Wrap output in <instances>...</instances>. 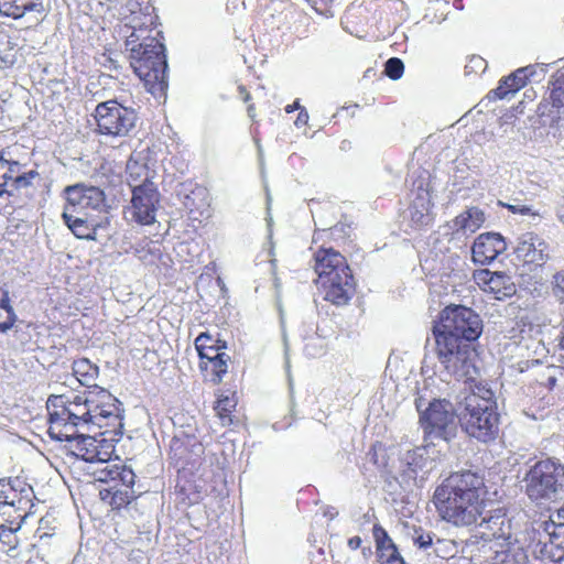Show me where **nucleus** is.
<instances>
[{
    "mask_svg": "<svg viewBox=\"0 0 564 564\" xmlns=\"http://www.w3.org/2000/svg\"><path fill=\"white\" fill-rule=\"evenodd\" d=\"M485 496L484 477L462 470L453 473L435 489L433 502L443 520L456 527H470L485 517L489 505Z\"/></svg>",
    "mask_w": 564,
    "mask_h": 564,
    "instance_id": "f257e3e1",
    "label": "nucleus"
},
{
    "mask_svg": "<svg viewBox=\"0 0 564 564\" xmlns=\"http://www.w3.org/2000/svg\"><path fill=\"white\" fill-rule=\"evenodd\" d=\"M458 420L462 429L470 436L487 443L495 440L499 432V414L495 393L490 388L479 384L459 402Z\"/></svg>",
    "mask_w": 564,
    "mask_h": 564,
    "instance_id": "f03ea898",
    "label": "nucleus"
},
{
    "mask_svg": "<svg viewBox=\"0 0 564 564\" xmlns=\"http://www.w3.org/2000/svg\"><path fill=\"white\" fill-rule=\"evenodd\" d=\"M525 494L536 502L556 501L564 497V465L547 458L535 463L524 476Z\"/></svg>",
    "mask_w": 564,
    "mask_h": 564,
    "instance_id": "7ed1b4c3",
    "label": "nucleus"
},
{
    "mask_svg": "<svg viewBox=\"0 0 564 564\" xmlns=\"http://www.w3.org/2000/svg\"><path fill=\"white\" fill-rule=\"evenodd\" d=\"M436 355L448 373L457 378L471 377L474 350L471 345L437 323L433 327Z\"/></svg>",
    "mask_w": 564,
    "mask_h": 564,
    "instance_id": "20e7f679",
    "label": "nucleus"
},
{
    "mask_svg": "<svg viewBox=\"0 0 564 564\" xmlns=\"http://www.w3.org/2000/svg\"><path fill=\"white\" fill-rule=\"evenodd\" d=\"M165 47L154 37H144V45L131 48L130 65L137 76L151 89L167 87Z\"/></svg>",
    "mask_w": 564,
    "mask_h": 564,
    "instance_id": "39448f33",
    "label": "nucleus"
},
{
    "mask_svg": "<svg viewBox=\"0 0 564 564\" xmlns=\"http://www.w3.org/2000/svg\"><path fill=\"white\" fill-rule=\"evenodd\" d=\"M416 410L420 412L425 438L432 443L435 440L449 442L457 431L458 411L454 405L443 399H434L426 402L422 397L415 400Z\"/></svg>",
    "mask_w": 564,
    "mask_h": 564,
    "instance_id": "423d86ee",
    "label": "nucleus"
},
{
    "mask_svg": "<svg viewBox=\"0 0 564 564\" xmlns=\"http://www.w3.org/2000/svg\"><path fill=\"white\" fill-rule=\"evenodd\" d=\"M94 118L97 132L112 138L130 135L138 121L134 109L122 106L116 99L99 102L95 108Z\"/></svg>",
    "mask_w": 564,
    "mask_h": 564,
    "instance_id": "0eeeda50",
    "label": "nucleus"
},
{
    "mask_svg": "<svg viewBox=\"0 0 564 564\" xmlns=\"http://www.w3.org/2000/svg\"><path fill=\"white\" fill-rule=\"evenodd\" d=\"M437 324L469 344L479 338L482 333L480 316L471 308L462 305L444 308Z\"/></svg>",
    "mask_w": 564,
    "mask_h": 564,
    "instance_id": "6e6552de",
    "label": "nucleus"
},
{
    "mask_svg": "<svg viewBox=\"0 0 564 564\" xmlns=\"http://www.w3.org/2000/svg\"><path fill=\"white\" fill-rule=\"evenodd\" d=\"M435 468V462L431 457V446H419L406 451L401 457V477L403 481H411L422 487L429 474Z\"/></svg>",
    "mask_w": 564,
    "mask_h": 564,
    "instance_id": "1a4fd4ad",
    "label": "nucleus"
},
{
    "mask_svg": "<svg viewBox=\"0 0 564 564\" xmlns=\"http://www.w3.org/2000/svg\"><path fill=\"white\" fill-rule=\"evenodd\" d=\"M159 192L153 182L134 185L131 199V217L140 225H151L155 221Z\"/></svg>",
    "mask_w": 564,
    "mask_h": 564,
    "instance_id": "9d476101",
    "label": "nucleus"
},
{
    "mask_svg": "<svg viewBox=\"0 0 564 564\" xmlns=\"http://www.w3.org/2000/svg\"><path fill=\"white\" fill-rule=\"evenodd\" d=\"M476 284L495 300L503 301L517 293V286L511 275L502 271L489 269L476 270L473 274Z\"/></svg>",
    "mask_w": 564,
    "mask_h": 564,
    "instance_id": "9b49d317",
    "label": "nucleus"
},
{
    "mask_svg": "<svg viewBox=\"0 0 564 564\" xmlns=\"http://www.w3.org/2000/svg\"><path fill=\"white\" fill-rule=\"evenodd\" d=\"M476 538L484 541H507L512 539L511 522L502 509L485 508V517H480L476 525Z\"/></svg>",
    "mask_w": 564,
    "mask_h": 564,
    "instance_id": "f8f14e48",
    "label": "nucleus"
},
{
    "mask_svg": "<svg viewBox=\"0 0 564 564\" xmlns=\"http://www.w3.org/2000/svg\"><path fill=\"white\" fill-rule=\"evenodd\" d=\"M69 449L72 454L85 462L105 465L111 458L113 445L106 438L80 435L73 445H69Z\"/></svg>",
    "mask_w": 564,
    "mask_h": 564,
    "instance_id": "ddd939ff",
    "label": "nucleus"
},
{
    "mask_svg": "<svg viewBox=\"0 0 564 564\" xmlns=\"http://www.w3.org/2000/svg\"><path fill=\"white\" fill-rule=\"evenodd\" d=\"M66 204L64 207H70L76 214L88 215L86 210L98 209L104 206L105 194L95 186H85L76 184L67 186L64 189Z\"/></svg>",
    "mask_w": 564,
    "mask_h": 564,
    "instance_id": "4468645a",
    "label": "nucleus"
},
{
    "mask_svg": "<svg viewBox=\"0 0 564 564\" xmlns=\"http://www.w3.org/2000/svg\"><path fill=\"white\" fill-rule=\"evenodd\" d=\"M47 410H56L62 415L82 425L89 424L91 414L87 408V394L76 395L73 401H66L64 395L52 394L46 402Z\"/></svg>",
    "mask_w": 564,
    "mask_h": 564,
    "instance_id": "2eb2a0df",
    "label": "nucleus"
},
{
    "mask_svg": "<svg viewBox=\"0 0 564 564\" xmlns=\"http://www.w3.org/2000/svg\"><path fill=\"white\" fill-rule=\"evenodd\" d=\"M506 249L507 243L500 234H480L471 247L473 261L481 265L489 264Z\"/></svg>",
    "mask_w": 564,
    "mask_h": 564,
    "instance_id": "dca6fc26",
    "label": "nucleus"
},
{
    "mask_svg": "<svg viewBox=\"0 0 564 564\" xmlns=\"http://www.w3.org/2000/svg\"><path fill=\"white\" fill-rule=\"evenodd\" d=\"M314 271L317 274L316 283L324 280H329L335 276V273H347L349 267L346 259L334 249H319L314 257Z\"/></svg>",
    "mask_w": 564,
    "mask_h": 564,
    "instance_id": "f3484780",
    "label": "nucleus"
},
{
    "mask_svg": "<svg viewBox=\"0 0 564 564\" xmlns=\"http://www.w3.org/2000/svg\"><path fill=\"white\" fill-rule=\"evenodd\" d=\"M547 243L533 232H525L517 240L514 254L524 263L541 265L547 259Z\"/></svg>",
    "mask_w": 564,
    "mask_h": 564,
    "instance_id": "a211bd4d",
    "label": "nucleus"
},
{
    "mask_svg": "<svg viewBox=\"0 0 564 564\" xmlns=\"http://www.w3.org/2000/svg\"><path fill=\"white\" fill-rule=\"evenodd\" d=\"M317 284L324 292V300L337 306L346 305L354 292L350 271L343 274L335 273V276H332V279L324 280Z\"/></svg>",
    "mask_w": 564,
    "mask_h": 564,
    "instance_id": "6ab92c4d",
    "label": "nucleus"
},
{
    "mask_svg": "<svg viewBox=\"0 0 564 564\" xmlns=\"http://www.w3.org/2000/svg\"><path fill=\"white\" fill-rule=\"evenodd\" d=\"M62 218L72 232L79 239L96 240V231L101 224L88 215L76 214L70 207H64Z\"/></svg>",
    "mask_w": 564,
    "mask_h": 564,
    "instance_id": "aec40b11",
    "label": "nucleus"
},
{
    "mask_svg": "<svg viewBox=\"0 0 564 564\" xmlns=\"http://www.w3.org/2000/svg\"><path fill=\"white\" fill-rule=\"evenodd\" d=\"M48 411V435L51 438L56 441H66L69 445H73V442L77 440V436L82 434L77 433V427L82 426V424L67 419L66 416L58 413L56 410H47Z\"/></svg>",
    "mask_w": 564,
    "mask_h": 564,
    "instance_id": "412c9836",
    "label": "nucleus"
},
{
    "mask_svg": "<svg viewBox=\"0 0 564 564\" xmlns=\"http://www.w3.org/2000/svg\"><path fill=\"white\" fill-rule=\"evenodd\" d=\"M452 223L455 235L469 236L482 226L485 214L478 207H470L457 215Z\"/></svg>",
    "mask_w": 564,
    "mask_h": 564,
    "instance_id": "4be33fe9",
    "label": "nucleus"
},
{
    "mask_svg": "<svg viewBox=\"0 0 564 564\" xmlns=\"http://www.w3.org/2000/svg\"><path fill=\"white\" fill-rule=\"evenodd\" d=\"M43 14L44 0H0V13L13 19H20L28 13Z\"/></svg>",
    "mask_w": 564,
    "mask_h": 564,
    "instance_id": "5701e85b",
    "label": "nucleus"
},
{
    "mask_svg": "<svg viewBox=\"0 0 564 564\" xmlns=\"http://www.w3.org/2000/svg\"><path fill=\"white\" fill-rule=\"evenodd\" d=\"M499 545L501 550L495 552L492 564H527V552L517 540H507Z\"/></svg>",
    "mask_w": 564,
    "mask_h": 564,
    "instance_id": "b1692460",
    "label": "nucleus"
},
{
    "mask_svg": "<svg viewBox=\"0 0 564 564\" xmlns=\"http://www.w3.org/2000/svg\"><path fill=\"white\" fill-rule=\"evenodd\" d=\"M531 68H518L516 72L499 82V86L491 91L495 98L505 99L514 95L528 83L527 72Z\"/></svg>",
    "mask_w": 564,
    "mask_h": 564,
    "instance_id": "393cba45",
    "label": "nucleus"
},
{
    "mask_svg": "<svg viewBox=\"0 0 564 564\" xmlns=\"http://www.w3.org/2000/svg\"><path fill=\"white\" fill-rule=\"evenodd\" d=\"M98 367L86 358H82L73 362V375L83 386L93 387L95 389V386H97L95 381L98 377Z\"/></svg>",
    "mask_w": 564,
    "mask_h": 564,
    "instance_id": "a878e982",
    "label": "nucleus"
},
{
    "mask_svg": "<svg viewBox=\"0 0 564 564\" xmlns=\"http://www.w3.org/2000/svg\"><path fill=\"white\" fill-rule=\"evenodd\" d=\"M549 99L552 108L556 110L557 118L564 117V69L553 75Z\"/></svg>",
    "mask_w": 564,
    "mask_h": 564,
    "instance_id": "bb28decb",
    "label": "nucleus"
},
{
    "mask_svg": "<svg viewBox=\"0 0 564 564\" xmlns=\"http://www.w3.org/2000/svg\"><path fill=\"white\" fill-rule=\"evenodd\" d=\"M128 174L129 185L133 188L134 185H141L149 180V169L145 163L139 161L137 158L131 156L127 162L126 167Z\"/></svg>",
    "mask_w": 564,
    "mask_h": 564,
    "instance_id": "cd10ccee",
    "label": "nucleus"
},
{
    "mask_svg": "<svg viewBox=\"0 0 564 564\" xmlns=\"http://www.w3.org/2000/svg\"><path fill=\"white\" fill-rule=\"evenodd\" d=\"M99 394V401L101 403V416L102 422L106 424L108 420H116L119 416V402L118 400L107 390L100 388L97 390Z\"/></svg>",
    "mask_w": 564,
    "mask_h": 564,
    "instance_id": "c85d7f7f",
    "label": "nucleus"
},
{
    "mask_svg": "<svg viewBox=\"0 0 564 564\" xmlns=\"http://www.w3.org/2000/svg\"><path fill=\"white\" fill-rule=\"evenodd\" d=\"M207 196L205 188H196L191 195L186 196L184 205L189 213L197 210L200 216H204L205 214L208 216L209 202Z\"/></svg>",
    "mask_w": 564,
    "mask_h": 564,
    "instance_id": "c756f323",
    "label": "nucleus"
},
{
    "mask_svg": "<svg viewBox=\"0 0 564 564\" xmlns=\"http://www.w3.org/2000/svg\"><path fill=\"white\" fill-rule=\"evenodd\" d=\"M195 347L200 359L208 357V350H221L226 348V343L219 339H213L207 333H202L195 339Z\"/></svg>",
    "mask_w": 564,
    "mask_h": 564,
    "instance_id": "7c9ffc66",
    "label": "nucleus"
},
{
    "mask_svg": "<svg viewBox=\"0 0 564 564\" xmlns=\"http://www.w3.org/2000/svg\"><path fill=\"white\" fill-rule=\"evenodd\" d=\"M99 387L95 386V389L88 391L87 393V408L89 409V414H91V421L89 424L97 425L101 427L104 425L102 416H101V403L99 401V394L97 390Z\"/></svg>",
    "mask_w": 564,
    "mask_h": 564,
    "instance_id": "2f4dec72",
    "label": "nucleus"
},
{
    "mask_svg": "<svg viewBox=\"0 0 564 564\" xmlns=\"http://www.w3.org/2000/svg\"><path fill=\"white\" fill-rule=\"evenodd\" d=\"M110 489L113 490L111 505L116 508L124 507L137 498L135 491L133 489H121L118 488L117 485L112 486Z\"/></svg>",
    "mask_w": 564,
    "mask_h": 564,
    "instance_id": "473e14b6",
    "label": "nucleus"
},
{
    "mask_svg": "<svg viewBox=\"0 0 564 564\" xmlns=\"http://www.w3.org/2000/svg\"><path fill=\"white\" fill-rule=\"evenodd\" d=\"M373 536L377 544L378 556H381L382 553H388V550H397L395 544L384 529L376 527L373 530Z\"/></svg>",
    "mask_w": 564,
    "mask_h": 564,
    "instance_id": "72a5a7b5",
    "label": "nucleus"
},
{
    "mask_svg": "<svg viewBox=\"0 0 564 564\" xmlns=\"http://www.w3.org/2000/svg\"><path fill=\"white\" fill-rule=\"evenodd\" d=\"M207 359L213 365V371L217 377V382H220L223 376L227 372V362L229 360V356L225 352H216L214 356H208Z\"/></svg>",
    "mask_w": 564,
    "mask_h": 564,
    "instance_id": "f704fd0d",
    "label": "nucleus"
},
{
    "mask_svg": "<svg viewBox=\"0 0 564 564\" xmlns=\"http://www.w3.org/2000/svg\"><path fill=\"white\" fill-rule=\"evenodd\" d=\"M232 406L234 405L231 404V401L228 397L219 399L216 403L215 411L217 412V415L219 416L224 426L229 425L232 422L230 416Z\"/></svg>",
    "mask_w": 564,
    "mask_h": 564,
    "instance_id": "c9c22d12",
    "label": "nucleus"
},
{
    "mask_svg": "<svg viewBox=\"0 0 564 564\" xmlns=\"http://www.w3.org/2000/svg\"><path fill=\"white\" fill-rule=\"evenodd\" d=\"M403 72H404V64L400 58L391 57L386 62L384 74L389 78L397 80L402 77Z\"/></svg>",
    "mask_w": 564,
    "mask_h": 564,
    "instance_id": "e433bc0d",
    "label": "nucleus"
},
{
    "mask_svg": "<svg viewBox=\"0 0 564 564\" xmlns=\"http://www.w3.org/2000/svg\"><path fill=\"white\" fill-rule=\"evenodd\" d=\"M116 474V481L121 482V485L124 487V489H132V486L134 485L135 475L133 470L126 466H117V470H115Z\"/></svg>",
    "mask_w": 564,
    "mask_h": 564,
    "instance_id": "4c0bfd02",
    "label": "nucleus"
},
{
    "mask_svg": "<svg viewBox=\"0 0 564 564\" xmlns=\"http://www.w3.org/2000/svg\"><path fill=\"white\" fill-rule=\"evenodd\" d=\"M0 59L9 66H12L17 61V52L10 40L0 42Z\"/></svg>",
    "mask_w": 564,
    "mask_h": 564,
    "instance_id": "58836bf2",
    "label": "nucleus"
},
{
    "mask_svg": "<svg viewBox=\"0 0 564 564\" xmlns=\"http://www.w3.org/2000/svg\"><path fill=\"white\" fill-rule=\"evenodd\" d=\"M486 68H487V62L481 56L474 55V56L469 57L468 62L465 65V74L478 75V74L484 73L486 70Z\"/></svg>",
    "mask_w": 564,
    "mask_h": 564,
    "instance_id": "ea45409f",
    "label": "nucleus"
},
{
    "mask_svg": "<svg viewBox=\"0 0 564 564\" xmlns=\"http://www.w3.org/2000/svg\"><path fill=\"white\" fill-rule=\"evenodd\" d=\"M115 470H117V466L110 467L108 464L96 468L91 474L95 477V480L100 482H110L116 481V474Z\"/></svg>",
    "mask_w": 564,
    "mask_h": 564,
    "instance_id": "a19ab883",
    "label": "nucleus"
},
{
    "mask_svg": "<svg viewBox=\"0 0 564 564\" xmlns=\"http://www.w3.org/2000/svg\"><path fill=\"white\" fill-rule=\"evenodd\" d=\"M552 291L564 308V270L556 272L551 281Z\"/></svg>",
    "mask_w": 564,
    "mask_h": 564,
    "instance_id": "79ce46f5",
    "label": "nucleus"
},
{
    "mask_svg": "<svg viewBox=\"0 0 564 564\" xmlns=\"http://www.w3.org/2000/svg\"><path fill=\"white\" fill-rule=\"evenodd\" d=\"M432 534L430 532H424L422 529H415L413 535V542L420 549H426L432 544Z\"/></svg>",
    "mask_w": 564,
    "mask_h": 564,
    "instance_id": "37998d69",
    "label": "nucleus"
},
{
    "mask_svg": "<svg viewBox=\"0 0 564 564\" xmlns=\"http://www.w3.org/2000/svg\"><path fill=\"white\" fill-rule=\"evenodd\" d=\"M387 552L388 553H382L381 556H378L380 564H405L398 549L390 551L388 550Z\"/></svg>",
    "mask_w": 564,
    "mask_h": 564,
    "instance_id": "c03bdc74",
    "label": "nucleus"
},
{
    "mask_svg": "<svg viewBox=\"0 0 564 564\" xmlns=\"http://www.w3.org/2000/svg\"><path fill=\"white\" fill-rule=\"evenodd\" d=\"M39 174L36 171H30L14 178V185L17 188L28 187L32 184V180Z\"/></svg>",
    "mask_w": 564,
    "mask_h": 564,
    "instance_id": "a18cd8bd",
    "label": "nucleus"
},
{
    "mask_svg": "<svg viewBox=\"0 0 564 564\" xmlns=\"http://www.w3.org/2000/svg\"><path fill=\"white\" fill-rule=\"evenodd\" d=\"M144 45V39L140 41V35L135 30L131 32L130 35L127 36L126 40V51L131 53V48L138 50L140 46Z\"/></svg>",
    "mask_w": 564,
    "mask_h": 564,
    "instance_id": "49530a36",
    "label": "nucleus"
},
{
    "mask_svg": "<svg viewBox=\"0 0 564 564\" xmlns=\"http://www.w3.org/2000/svg\"><path fill=\"white\" fill-rule=\"evenodd\" d=\"M0 308L6 311L8 316H10L11 319H13L14 316H17L10 301L9 291L2 290V297L0 300Z\"/></svg>",
    "mask_w": 564,
    "mask_h": 564,
    "instance_id": "de8ad7c7",
    "label": "nucleus"
},
{
    "mask_svg": "<svg viewBox=\"0 0 564 564\" xmlns=\"http://www.w3.org/2000/svg\"><path fill=\"white\" fill-rule=\"evenodd\" d=\"M20 525L17 528L8 527L6 524H0V541L13 534L17 530H19Z\"/></svg>",
    "mask_w": 564,
    "mask_h": 564,
    "instance_id": "09e8293b",
    "label": "nucleus"
},
{
    "mask_svg": "<svg viewBox=\"0 0 564 564\" xmlns=\"http://www.w3.org/2000/svg\"><path fill=\"white\" fill-rule=\"evenodd\" d=\"M17 321H18V316H14L13 319H11L10 316H7V321L0 323V333H6V332L10 330L14 326Z\"/></svg>",
    "mask_w": 564,
    "mask_h": 564,
    "instance_id": "8fccbe9b",
    "label": "nucleus"
},
{
    "mask_svg": "<svg viewBox=\"0 0 564 564\" xmlns=\"http://www.w3.org/2000/svg\"><path fill=\"white\" fill-rule=\"evenodd\" d=\"M308 121V113L305 109H301L296 120H295V124L297 127H302V126H305Z\"/></svg>",
    "mask_w": 564,
    "mask_h": 564,
    "instance_id": "3c124183",
    "label": "nucleus"
},
{
    "mask_svg": "<svg viewBox=\"0 0 564 564\" xmlns=\"http://www.w3.org/2000/svg\"><path fill=\"white\" fill-rule=\"evenodd\" d=\"M509 209H510L513 214L527 215V214H530V213H531V208H530V207H528V206H514V205H510V206H509Z\"/></svg>",
    "mask_w": 564,
    "mask_h": 564,
    "instance_id": "603ef678",
    "label": "nucleus"
},
{
    "mask_svg": "<svg viewBox=\"0 0 564 564\" xmlns=\"http://www.w3.org/2000/svg\"><path fill=\"white\" fill-rule=\"evenodd\" d=\"M361 539L359 536H352L348 540V545L351 550H356L360 546Z\"/></svg>",
    "mask_w": 564,
    "mask_h": 564,
    "instance_id": "864d4df0",
    "label": "nucleus"
},
{
    "mask_svg": "<svg viewBox=\"0 0 564 564\" xmlns=\"http://www.w3.org/2000/svg\"><path fill=\"white\" fill-rule=\"evenodd\" d=\"M556 214H557V217L561 220V223L564 225V197L557 205Z\"/></svg>",
    "mask_w": 564,
    "mask_h": 564,
    "instance_id": "5fc2aeb1",
    "label": "nucleus"
},
{
    "mask_svg": "<svg viewBox=\"0 0 564 564\" xmlns=\"http://www.w3.org/2000/svg\"><path fill=\"white\" fill-rule=\"evenodd\" d=\"M560 345L564 350V308H562V321H561V341Z\"/></svg>",
    "mask_w": 564,
    "mask_h": 564,
    "instance_id": "6e6d98bb",
    "label": "nucleus"
},
{
    "mask_svg": "<svg viewBox=\"0 0 564 564\" xmlns=\"http://www.w3.org/2000/svg\"><path fill=\"white\" fill-rule=\"evenodd\" d=\"M296 109H302V108L300 107V104H299L297 101H295L293 105H288V106L285 107V111H286L288 113H291V112H293V111H294V110H296Z\"/></svg>",
    "mask_w": 564,
    "mask_h": 564,
    "instance_id": "4d7b16f0",
    "label": "nucleus"
},
{
    "mask_svg": "<svg viewBox=\"0 0 564 564\" xmlns=\"http://www.w3.org/2000/svg\"><path fill=\"white\" fill-rule=\"evenodd\" d=\"M524 68H531V70H528V72H527L528 80H529L531 77H534V76H535V74H536V66H535V65H529V66H525Z\"/></svg>",
    "mask_w": 564,
    "mask_h": 564,
    "instance_id": "13d9d810",
    "label": "nucleus"
},
{
    "mask_svg": "<svg viewBox=\"0 0 564 564\" xmlns=\"http://www.w3.org/2000/svg\"><path fill=\"white\" fill-rule=\"evenodd\" d=\"M307 1L312 3V7H313L316 11H318V9H317V7H316V6H317V0H307ZM319 1H321L323 4H328L329 2H332V0H319Z\"/></svg>",
    "mask_w": 564,
    "mask_h": 564,
    "instance_id": "bf43d9fd",
    "label": "nucleus"
},
{
    "mask_svg": "<svg viewBox=\"0 0 564 564\" xmlns=\"http://www.w3.org/2000/svg\"><path fill=\"white\" fill-rule=\"evenodd\" d=\"M4 194L11 195V193L6 189V185L0 184V197L3 196Z\"/></svg>",
    "mask_w": 564,
    "mask_h": 564,
    "instance_id": "052dcab7",
    "label": "nucleus"
},
{
    "mask_svg": "<svg viewBox=\"0 0 564 564\" xmlns=\"http://www.w3.org/2000/svg\"><path fill=\"white\" fill-rule=\"evenodd\" d=\"M417 220L421 221V224H426L427 223V216L423 215V214H420V217L417 218Z\"/></svg>",
    "mask_w": 564,
    "mask_h": 564,
    "instance_id": "680f3d73",
    "label": "nucleus"
},
{
    "mask_svg": "<svg viewBox=\"0 0 564 564\" xmlns=\"http://www.w3.org/2000/svg\"><path fill=\"white\" fill-rule=\"evenodd\" d=\"M549 382H550L551 386H554L555 382H556V379L554 377H550L549 378Z\"/></svg>",
    "mask_w": 564,
    "mask_h": 564,
    "instance_id": "e2e57ef3",
    "label": "nucleus"
},
{
    "mask_svg": "<svg viewBox=\"0 0 564 564\" xmlns=\"http://www.w3.org/2000/svg\"><path fill=\"white\" fill-rule=\"evenodd\" d=\"M253 110H254V109H253V106H250V107L248 108V112H249V116H250V117H252V116H253Z\"/></svg>",
    "mask_w": 564,
    "mask_h": 564,
    "instance_id": "0e129e2a",
    "label": "nucleus"
},
{
    "mask_svg": "<svg viewBox=\"0 0 564 564\" xmlns=\"http://www.w3.org/2000/svg\"><path fill=\"white\" fill-rule=\"evenodd\" d=\"M216 352H221L220 350H208V356H214Z\"/></svg>",
    "mask_w": 564,
    "mask_h": 564,
    "instance_id": "69168bd1",
    "label": "nucleus"
},
{
    "mask_svg": "<svg viewBox=\"0 0 564 564\" xmlns=\"http://www.w3.org/2000/svg\"><path fill=\"white\" fill-rule=\"evenodd\" d=\"M558 531H560V533H563V534H564V525H560V527H558Z\"/></svg>",
    "mask_w": 564,
    "mask_h": 564,
    "instance_id": "338daca9",
    "label": "nucleus"
},
{
    "mask_svg": "<svg viewBox=\"0 0 564 564\" xmlns=\"http://www.w3.org/2000/svg\"><path fill=\"white\" fill-rule=\"evenodd\" d=\"M249 98H250V96H249V94L247 93V94H246V97H245V101L249 100Z\"/></svg>",
    "mask_w": 564,
    "mask_h": 564,
    "instance_id": "774afa93",
    "label": "nucleus"
}]
</instances>
